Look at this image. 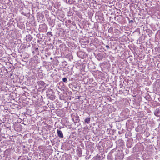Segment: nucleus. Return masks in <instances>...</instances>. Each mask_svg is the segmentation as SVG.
Returning a JSON list of instances; mask_svg holds the SVG:
<instances>
[{
    "label": "nucleus",
    "instance_id": "obj_1",
    "mask_svg": "<svg viewBox=\"0 0 160 160\" xmlns=\"http://www.w3.org/2000/svg\"><path fill=\"white\" fill-rule=\"evenodd\" d=\"M57 134L59 137L60 138H63V135L62 132L60 130H57Z\"/></svg>",
    "mask_w": 160,
    "mask_h": 160
},
{
    "label": "nucleus",
    "instance_id": "obj_2",
    "mask_svg": "<svg viewBox=\"0 0 160 160\" xmlns=\"http://www.w3.org/2000/svg\"><path fill=\"white\" fill-rule=\"evenodd\" d=\"M155 115L157 117L160 116V109H157L154 112Z\"/></svg>",
    "mask_w": 160,
    "mask_h": 160
},
{
    "label": "nucleus",
    "instance_id": "obj_3",
    "mask_svg": "<svg viewBox=\"0 0 160 160\" xmlns=\"http://www.w3.org/2000/svg\"><path fill=\"white\" fill-rule=\"evenodd\" d=\"M90 119H91V118L89 117L86 118L84 120V124H89L90 122Z\"/></svg>",
    "mask_w": 160,
    "mask_h": 160
},
{
    "label": "nucleus",
    "instance_id": "obj_4",
    "mask_svg": "<svg viewBox=\"0 0 160 160\" xmlns=\"http://www.w3.org/2000/svg\"><path fill=\"white\" fill-rule=\"evenodd\" d=\"M32 39V37L30 35H28L26 36V40L27 42H30Z\"/></svg>",
    "mask_w": 160,
    "mask_h": 160
},
{
    "label": "nucleus",
    "instance_id": "obj_5",
    "mask_svg": "<svg viewBox=\"0 0 160 160\" xmlns=\"http://www.w3.org/2000/svg\"><path fill=\"white\" fill-rule=\"evenodd\" d=\"M39 85H41V86H43L45 84L44 82L42 81H40L38 82Z\"/></svg>",
    "mask_w": 160,
    "mask_h": 160
},
{
    "label": "nucleus",
    "instance_id": "obj_6",
    "mask_svg": "<svg viewBox=\"0 0 160 160\" xmlns=\"http://www.w3.org/2000/svg\"><path fill=\"white\" fill-rule=\"evenodd\" d=\"M62 81L64 82H66L67 81V79L66 78H63Z\"/></svg>",
    "mask_w": 160,
    "mask_h": 160
},
{
    "label": "nucleus",
    "instance_id": "obj_7",
    "mask_svg": "<svg viewBox=\"0 0 160 160\" xmlns=\"http://www.w3.org/2000/svg\"><path fill=\"white\" fill-rule=\"evenodd\" d=\"M98 56L99 59H101L102 57V54L101 53H99L98 54Z\"/></svg>",
    "mask_w": 160,
    "mask_h": 160
},
{
    "label": "nucleus",
    "instance_id": "obj_8",
    "mask_svg": "<svg viewBox=\"0 0 160 160\" xmlns=\"http://www.w3.org/2000/svg\"><path fill=\"white\" fill-rule=\"evenodd\" d=\"M48 34L49 35H51V36H52L53 35L52 34V32H48Z\"/></svg>",
    "mask_w": 160,
    "mask_h": 160
},
{
    "label": "nucleus",
    "instance_id": "obj_9",
    "mask_svg": "<svg viewBox=\"0 0 160 160\" xmlns=\"http://www.w3.org/2000/svg\"><path fill=\"white\" fill-rule=\"evenodd\" d=\"M112 31V28H110L108 30V32H111Z\"/></svg>",
    "mask_w": 160,
    "mask_h": 160
},
{
    "label": "nucleus",
    "instance_id": "obj_10",
    "mask_svg": "<svg viewBox=\"0 0 160 160\" xmlns=\"http://www.w3.org/2000/svg\"><path fill=\"white\" fill-rule=\"evenodd\" d=\"M105 47L107 48L108 49L109 48V46L108 45H107Z\"/></svg>",
    "mask_w": 160,
    "mask_h": 160
},
{
    "label": "nucleus",
    "instance_id": "obj_11",
    "mask_svg": "<svg viewBox=\"0 0 160 160\" xmlns=\"http://www.w3.org/2000/svg\"><path fill=\"white\" fill-rule=\"evenodd\" d=\"M133 21L132 20H131L130 21H129V23H133Z\"/></svg>",
    "mask_w": 160,
    "mask_h": 160
},
{
    "label": "nucleus",
    "instance_id": "obj_12",
    "mask_svg": "<svg viewBox=\"0 0 160 160\" xmlns=\"http://www.w3.org/2000/svg\"><path fill=\"white\" fill-rule=\"evenodd\" d=\"M26 160H31V159L28 158Z\"/></svg>",
    "mask_w": 160,
    "mask_h": 160
},
{
    "label": "nucleus",
    "instance_id": "obj_13",
    "mask_svg": "<svg viewBox=\"0 0 160 160\" xmlns=\"http://www.w3.org/2000/svg\"><path fill=\"white\" fill-rule=\"evenodd\" d=\"M38 48H37L35 49V51H36L37 50H38Z\"/></svg>",
    "mask_w": 160,
    "mask_h": 160
}]
</instances>
